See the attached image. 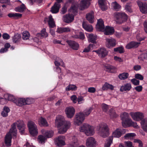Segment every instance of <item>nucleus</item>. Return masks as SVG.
I'll return each instance as SVG.
<instances>
[{
    "instance_id": "nucleus-1",
    "label": "nucleus",
    "mask_w": 147,
    "mask_h": 147,
    "mask_svg": "<svg viewBox=\"0 0 147 147\" xmlns=\"http://www.w3.org/2000/svg\"><path fill=\"white\" fill-rule=\"evenodd\" d=\"M17 125L18 128L19 129L21 134L24 133L25 129V125L24 122L22 120H18L16 122L14 123L11 125L9 133L7 134L5 137V143L8 146L11 145V136H16L17 134V130L16 128Z\"/></svg>"
},
{
    "instance_id": "nucleus-2",
    "label": "nucleus",
    "mask_w": 147,
    "mask_h": 147,
    "mask_svg": "<svg viewBox=\"0 0 147 147\" xmlns=\"http://www.w3.org/2000/svg\"><path fill=\"white\" fill-rule=\"evenodd\" d=\"M55 123L58 128L61 127L58 131L60 134L65 133L71 125L70 121H65L64 117L61 115L56 117Z\"/></svg>"
},
{
    "instance_id": "nucleus-3",
    "label": "nucleus",
    "mask_w": 147,
    "mask_h": 147,
    "mask_svg": "<svg viewBox=\"0 0 147 147\" xmlns=\"http://www.w3.org/2000/svg\"><path fill=\"white\" fill-rule=\"evenodd\" d=\"M115 20L116 23L122 24L126 21L128 18L127 16L123 12H116L114 14Z\"/></svg>"
},
{
    "instance_id": "nucleus-4",
    "label": "nucleus",
    "mask_w": 147,
    "mask_h": 147,
    "mask_svg": "<svg viewBox=\"0 0 147 147\" xmlns=\"http://www.w3.org/2000/svg\"><path fill=\"white\" fill-rule=\"evenodd\" d=\"M81 132H84L87 136H91L94 133L93 127L87 123H84L80 128Z\"/></svg>"
},
{
    "instance_id": "nucleus-5",
    "label": "nucleus",
    "mask_w": 147,
    "mask_h": 147,
    "mask_svg": "<svg viewBox=\"0 0 147 147\" xmlns=\"http://www.w3.org/2000/svg\"><path fill=\"white\" fill-rule=\"evenodd\" d=\"M27 125L30 134L34 136L38 134L37 127L36 124L32 121H28Z\"/></svg>"
},
{
    "instance_id": "nucleus-6",
    "label": "nucleus",
    "mask_w": 147,
    "mask_h": 147,
    "mask_svg": "<svg viewBox=\"0 0 147 147\" xmlns=\"http://www.w3.org/2000/svg\"><path fill=\"white\" fill-rule=\"evenodd\" d=\"M99 134L103 138L106 137L109 135L108 127L106 124H102L99 129Z\"/></svg>"
},
{
    "instance_id": "nucleus-7",
    "label": "nucleus",
    "mask_w": 147,
    "mask_h": 147,
    "mask_svg": "<svg viewBox=\"0 0 147 147\" xmlns=\"http://www.w3.org/2000/svg\"><path fill=\"white\" fill-rule=\"evenodd\" d=\"M123 127L126 126V124L128 123L129 121H131V119L130 118L129 114L127 113L124 112L121 113L120 115Z\"/></svg>"
},
{
    "instance_id": "nucleus-8",
    "label": "nucleus",
    "mask_w": 147,
    "mask_h": 147,
    "mask_svg": "<svg viewBox=\"0 0 147 147\" xmlns=\"http://www.w3.org/2000/svg\"><path fill=\"white\" fill-rule=\"evenodd\" d=\"M129 115L134 120L137 121L141 120L144 117V114L140 112H131Z\"/></svg>"
},
{
    "instance_id": "nucleus-9",
    "label": "nucleus",
    "mask_w": 147,
    "mask_h": 147,
    "mask_svg": "<svg viewBox=\"0 0 147 147\" xmlns=\"http://www.w3.org/2000/svg\"><path fill=\"white\" fill-rule=\"evenodd\" d=\"M98 56L101 58H104L106 57L108 54V51L105 48L102 47L98 49L97 50L94 51Z\"/></svg>"
},
{
    "instance_id": "nucleus-10",
    "label": "nucleus",
    "mask_w": 147,
    "mask_h": 147,
    "mask_svg": "<svg viewBox=\"0 0 147 147\" xmlns=\"http://www.w3.org/2000/svg\"><path fill=\"white\" fill-rule=\"evenodd\" d=\"M85 119V115L82 112H80L77 113L76 116L74 120V123L78 125L81 123Z\"/></svg>"
},
{
    "instance_id": "nucleus-11",
    "label": "nucleus",
    "mask_w": 147,
    "mask_h": 147,
    "mask_svg": "<svg viewBox=\"0 0 147 147\" xmlns=\"http://www.w3.org/2000/svg\"><path fill=\"white\" fill-rule=\"evenodd\" d=\"M105 40L106 46L109 48H112L115 47L116 45V41L113 38H107Z\"/></svg>"
},
{
    "instance_id": "nucleus-12",
    "label": "nucleus",
    "mask_w": 147,
    "mask_h": 147,
    "mask_svg": "<svg viewBox=\"0 0 147 147\" xmlns=\"http://www.w3.org/2000/svg\"><path fill=\"white\" fill-rule=\"evenodd\" d=\"M137 3L140 11L143 13H147V3L139 1H137Z\"/></svg>"
},
{
    "instance_id": "nucleus-13",
    "label": "nucleus",
    "mask_w": 147,
    "mask_h": 147,
    "mask_svg": "<svg viewBox=\"0 0 147 147\" xmlns=\"http://www.w3.org/2000/svg\"><path fill=\"white\" fill-rule=\"evenodd\" d=\"M65 112L67 117L68 118H71L74 115L75 110L73 107H69L66 108Z\"/></svg>"
},
{
    "instance_id": "nucleus-14",
    "label": "nucleus",
    "mask_w": 147,
    "mask_h": 147,
    "mask_svg": "<svg viewBox=\"0 0 147 147\" xmlns=\"http://www.w3.org/2000/svg\"><path fill=\"white\" fill-rule=\"evenodd\" d=\"M62 20L64 22L67 23H70L74 20V16L72 14H67L63 16Z\"/></svg>"
},
{
    "instance_id": "nucleus-15",
    "label": "nucleus",
    "mask_w": 147,
    "mask_h": 147,
    "mask_svg": "<svg viewBox=\"0 0 147 147\" xmlns=\"http://www.w3.org/2000/svg\"><path fill=\"white\" fill-rule=\"evenodd\" d=\"M86 145L87 147H95L96 145V142L93 138L90 137L87 139Z\"/></svg>"
},
{
    "instance_id": "nucleus-16",
    "label": "nucleus",
    "mask_w": 147,
    "mask_h": 147,
    "mask_svg": "<svg viewBox=\"0 0 147 147\" xmlns=\"http://www.w3.org/2000/svg\"><path fill=\"white\" fill-rule=\"evenodd\" d=\"M125 132V129H121L118 128L113 132V135L114 137L119 138L122 135L124 134Z\"/></svg>"
},
{
    "instance_id": "nucleus-17",
    "label": "nucleus",
    "mask_w": 147,
    "mask_h": 147,
    "mask_svg": "<svg viewBox=\"0 0 147 147\" xmlns=\"http://www.w3.org/2000/svg\"><path fill=\"white\" fill-rule=\"evenodd\" d=\"M79 144L78 140L75 136L70 140L68 146L69 147H76Z\"/></svg>"
},
{
    "instance_id": "nucleus-18",
    "label": "nucleus",
    "mask_w": 147,
    "mask_h": 147,
    "mask_svg": "<svg viewBox=\"0 0 147 147\" xmlns=\"http://www.w3.org/2000/svg\"><path fill=\"white\" fill-rule=\"evenodd\" d=\"M65 138L64 136H58L56 140V143L57 145L60 147L65 145Z\"/></svg>"
},
{
    "instance_id": "nucleus-19",
    "label": "nucleus",
    "mask_w": 147,
    "mask_h": 147,
    "mask_svg": "<svg viewBox=\"0 0 147 147\" xmlns=\"http://www.w3.org/2000/svg\"><path fill=\"white\" fill-rule=\"evenodd\" d=\"M91 0H81L80 3V9L83 10L86 8L90 5Z\"/></svg>"
},
{
    "instance_id": "nucleus-20",
    "label": "nucleus",
    "mask_w": 147,
    "mask_h": 147,
    "mask_svg": "<svg viewBox=\"0 0 147 147\" xmlns=\"http://www.w3.org/2000/svg\"><path fill=\"white\" fill-rule=\"evenodd\" d=\"M67 42L70 47L73 49L76 50L78 49L79 45L76 42L74 41L69 40L67 41Z\"/></svg>"
},
{
    "instance_id": "nucleus-21",
    "label": "nucleus",
    "mask_w": 147,
    "mask_h": 147,
    "mask_svg": "<svg viewBox=\"0 0 147 147\" xmlns=\"http://www.w3.org/2000/svg\"><path fill=\"white\" fill-rule=\"evenodd\" d=\"M45 22L48 21V23L50 28H53L55 26V24L54 22L53 19L52 18V16L50 15L49 18V20H48L47 18H45L44 20Z\"/></svg>"
},
{
    "instance_id": "nucleus-22",
    "label": "nucleus",
    "mask_w": 147,
    "mask_h": 147,
    "mask_svg": "<svg viewBox=\"0 0 147 147\" xmlns=\"http://www.w3.org/2000/svg\"><path fill=\"white\" fill-rule=\"evenodd\" d=\"M86 18L90 23H93L94 22V12L91 11L87 14L86 15Z\"/></svg>"
},
{
    "instance_id": "nucleus-23",
    "label": "nucleus",
    "mask_w": 147,
    "mask_h": 147,
    "mask_svg": "<svg viewBox=\"0 0 147 147\" xmlns=\"http://www.w3.org/2000/svg\"><path fill=\"white\" fill-rule=\"evenodd\" d=\"M78 7V4L77 3L73 4L69 10V12L75 14L77 12V9Z\"/></svg>"
},
{
    "instance_id": "nucleus-24",
    "label": "nucleus",
    "mask_w": 147,
    "mask_h": 147,
    "mask_svg": "<svg viewBox=\"0 0 147 147\" xmlns=\"http://www.w3.org/2000/svg\"><path fill=\"white\" fill-rule=\"evenodd\" d=\"M96 27L100 31L104 30L105 29V26L104 24L103 21L102 19H99L98 20Z\"/></svg>"
},
{
    "instance_id": "nucleus-25",
    "label": "nucleus",
    "mask_w": 147,
    "mask_h": 147,
    "mask_svg": "<svg viewBox=\"0 0 147 147\" xmlns=\"http://www.w3.org/2000/svg\"><path fill=\"white\" fill-rule=\"evenodd\" d=\"M140 44V42H131L126 45V48L127 49H130L133 48H137L138 47Z\"/></svg>"
},
{
    "instance_id": "nucleus-26",
    "label": "nucleus",
    "mask_w": 147,
    "mask_h": 147,
    "mask_svg": "<svg viewBox=\"0 0 147 147\" xmlns=\"http://www.w3.org/2000/svg\"><path fill=\"white\" fill-rule=\"evenodd\" d=\"M41 132L42 134L44 135L45 137L48 138L51 137L53 135V132L51 130L48 131L45 130L44 129H42L41 130Z\"/></svg>"
},
{
    "instance_id": "nucleus-27",
    "label": "nucleus",
    "mask_w": 147,
    "mask_h": 147,
    "mask_svg": "<svg viewBox=\"0 0 147 147\" xmlns=\"http://www.w3.org/2000/svg\"><path fill=\"white\" fill-rule=\"evenodd\" d=\"M60 5L57 3H55L51 8V11L53 13H57L59 12Z\"/></svg>"
},
{
    "instance_id": "nucleus-28",
    "label": "nucleus",
    "mask_w": 147,
    "mask_h": 147,
    "mask_svg": "<svg viewBox=\"0 0 147 147\" xmlns=\"http://www.w3.org/2000/svg\"><path fill=\"white\" fill-rule=\"evenodd\" d=\"M104 34L106 35H111L114 32V29L113 27L106 26L104 29Z\"/></svg>"
},
{
    "instance_id": "nucleus-29",
    "label": "nucleus",
    "mask_w": 147,
    "mask_h": 147,
    "mask_svg": "<svg viewBox=\"0 0 147 147\" xmlns=\"http://www.w3.org/2000/svg\"><path fill=\"white\" fill-rule=\"evenodd\" d=\"M87 36L89 42L92 43H96V35H94L92 34H87Z\"/></svg>"
},
{
    "instance_id": "nucleus-30",
    "label": "nucleus",
    "mask_w": 147,
    "mask_h": 147,
    "mask_svg": "<svg viewBox=\"0 0 147 147\" xmlns=\"http://www.w3.org/2000/svg\"><path fill=\"white\" fill-rule=\"evenodd\" d=\"M71 31L70 28L68 27L58 28L57 32L59 33H62L63 32H68Z\"/></svg>"
},
{
    "instance_id": "nucleus-31",
    "label": "nucleus",
    "mask_w": 147,
    "mask_h": 147,
    "mask_svg": "<svg viewBox=\"0 0 147 147\" xmlns=\"http://www.w3.org/2000/svg\"><path fill=\"white\" fill-rule=\"evenodd\" d=\"M82 26L83 28L86 30L91 32L93 30V27L91 25L88 24L85 22H83L82 23Z\"/></svg>"
},
{
    "instance_id": "nucleus-32",
    "label": "nucleus",
    "mask_w": 147,
    "mask_h": 147,
    "mask_svg": "<svg viewBox=\"0 0 147 147\" xmlns=\"http://www.w3.org/2000/svg\"><path fill=\"white\" fill-rule=\"evenodd\" d=\"M25 99L24 98H17L16 101L15 102V103L17 105L21 106L23 105H25Z\"/></svg>"
},
{
    "instance_id": "nucleus-33",
    "label": "nucleus",
    "mask_w": 147,
    "mask_h": 147,
    "mask_svg": "<svg viewBox=\"0 0 147 147\" xmlns=\"http://www.w3.org/2000/svg\"><path fill=\"white\" fill-rule=\"evenodd\" d=\"M131 84L127 83L123 86H122L120 88V90L121 92L129 91L131 89Z\"/></svg>"
},
{
    "instance_id": "nucleus-34",
    "label": "nucleus",
    "mask_w": 147,
    "mask_h": 147,
    "mask_svg": "<svg viewBox=\"0 0 147 147\" xmlns=\"http://www.w3.org/2000/svg\"><path fill=\"white\" fill-rule=\"evenodd\" d=\"M141 124L142 128L144 131L147 132V118L142 120Z\"/></svg>"
},
{
    "instance_id": "nucleus-35",
    "label": "nucleus",
    "mask_w": 147,
    "mask_h": 147,
    "mask_svg": "<svg viewBox=\"0 0 147 147\" xmlns=\"http://www.w3.org/2000/svg\"><path fill=\"white\" fill-rule=\"evenodd\" d=\"M106 0H98V2L100 7L103 11L107 9V7L105 3Z\"/></svg>"
},
{
    "instance_id": "nucleus-36",
    "label": "nucleus",
    "mask_w": 147,
    "mask_h": 147,
    "mask_svg": "<svg viewBox=\"0 0 147 147\" xmlns=\"http://www.w3.org/2000/svg\"><path fill=\"white\" fill-rule=\"evenodd\" d=\"M21 38V36L20 34H16L12 38L13 42L15 43H18Z\"/></svg>"
},
{
    "instance_id": "nucleus-37",
    "label": "nucleus",
    "mask_w": 147,
    "mask_h": 147,
    "mask_svg": "<svg viewBox=\"0 0 147 147\" xmlns=\"http://www.w3.org/2000/svg\"><path fill=\"white\" fill-rule=\"evenodd\" d=\"M8 16L10 18H13L15 19H18L21 18L22 15L21 13H9L8 15Z\"/></svg>"
},
{
    "instance_id": "nucleus-38",
    "label": "nucleus",
    "mask_w": 147,
    "mask_h": 147,
    "mask_svg": "<svg viewBox=\"0 0 147 147\" xmlns=\"http://www.w3.org/2000/svg\"><path fill=\"white\" fill-rule=\"evenodd\" d=\"M104 67L106 71L110 73H113V70H114L115 69V67L109 65H105L104 66Z\"/></svg>"
},
{
    "instance_id": "nucleus-39",
    "label": "nucleus",
    "mask_w": 147,
    "mask_h": 147,
    "mask_svg": "<svg viewBox=\"0 0 147 147\" xmlns=\"http://www.w3.org/2000/svg\"><path fill=\"white\" fill-rule=\"evenodd\" d=\"M10 109L9 108L7 107H5L3 110V111L1 113L2 116L4 117H5L8 116V113L10 111Z\"/></svg>"
},
{
    "instance_id": "nucleus-40",
    "label": "nucleus",
    "mask_w": 147,
    "mask_h": 147,
    "mask_svg": "<svg viewBox=\"0 0 147 147\" xmlns=\"http://www.w3.org/2000/svg\"><path fill=\"white\" fill-rule=\"evenodd\" d=\"M38 122L39 124H41L43 126H47L49 125L46 120L42 117L39 119Z\"/></svg>"
},
{
    "instance_id": "nucleus-41",
    "label": "nucleus",
    "mask_w": 147,
    "mask_h": 147,
    "mask_svg": "<svg viewBox=\"0 0 147 147\" xmlns=\"http://www.w3.org/2000/svg\"><path fill=\"white\" fill-rule=\"evenodd\" d=\"M129 76V74L128 73L123 72L120 74L118 76V77L121 80H124L127 79Z\"/></svg>"
},
{
    "instance_id": "nucleus-42",
    "label": "nucleus",
    "mask_w": 147,
    "mask_h": 147,
    "mask_svg": "<svg viewBox=\"0 0 147 147\" xmlns=\"http://www.w3.org/2000/svg\"><path fill=\"white\" fill-rule=\"evenodd\" d=\"M113 139V137L110 136L105 142L104 147H109L112 142Z\"/></svg>"
},
{
    "instance_id": "nucleus-43",
    "label": "nucleus",
    "mask_w": 147,
    "mask_h": 147,
    "mask_svg": "<svg viewBox=\"0 0 147 147\" xmlns=\"http://www.w3.org/2000/svg\"><path fill=\"white\" fill-rule=\"evenodd\" d=\"M38 36L42 38L43 37H46L48 36V34L46 32V29H43L42 30L40 33L38 34Z\"/></svg>"
},
{
    "instance_id": "nucleus-44",
    "label": "nucleus",
    "mask_w": 147,
    "mask_h": 147,
    "mask_svg": "<svg viewBox=\"0 0 147 147\" xmlns=\"http://www.w3.org/2000/svg\"><path fill=\"white\" fill-rule=\"evenodd\" d=\"M108 89L112 90L113 89V86L112 85L106 82L103 86L102 89L103 90H105Z\"/></svg>"
},
{
    "instance_id": "nucleus-45",
    "label": "nucleus",
    "mask_w": 147,
    "mask_h": 147,
    "mask_svg": "<svg viewBox=\"0 0 147 147\" xmlns=\"http://www.w3.org/2000/svg\"><path fill=\"white\" fill-rule=\"evenodd\" d=\"M26 9V7L24 5L22 4L20 6L16 8L15 11L17 12H23Z\"/></svg>"
},
{
    "instance_id": "nucleus-46",
    "label": "nucleus",
    "mask_w": 147,
    "mask_h": 147,
    "mask_svg": "<svg viewBox=\"0 0 147 147\" xmlns=\"http://www.w3.org/2000/svg\"><path fill=\"white\" fill-rule=\"evenodd\" d=\"M72 36L73 38H80L82 40L84 39L85 38L84 34L81 32H80L78 34L74 35Z\"/></svg>"
},
{
    "instance_id": "nucleus-47",
    "label": "nucleus",
    "mask_w": 147,
    "mask_h": 147,
    "mask_svg": "<svg viewBox=\"0 0 147 147\" xmlns=\"http://www.w3.org/2000/svg\"><path fill=\"white\" fill-rule=\"evenodd\" d=\"M77 87L75 85L70 84L66 88V90L69 91L70 90H77Z\"/></svg>"
},
{
    "instance_id": "nucleus-48",
    "label": "nucleus",
    "mask_w": 147,
    "mask_h": 147,
    "mask_svg": "<svg viewBox=\"0 0 147 147\" xmlns=\"http://www.w3.org/2000/svg\"><path fill=\"white\" fill-rule=\"evenodd\" d=\"M111 5L113 9L116 11H118L121 7V6L116 1L113 2Z\"/></svg>"
},
{
    "instance_id": "nucleus-49",
    "label": "nucleus",
    "mask_w": 147,
    "mask_h": 147,
    "mask_svg": "<svg viewBox=\"0 0 147 147\" xmlns=\"http://www.w3.org/2000/svg\"><path fill=\"white\" fill-rule=\"evenodd\" d=\"M93 110V108L92 107L88 108L85 109L84 112L83 114L85 115V117L88 116L89 115Z\"/></svg>"
},
{
    "instance_id": "nucleus-50",
    "label": "nucleus",
    "mask_w": 147,
    "mask_h": 147,
    "mask_svg": "<svg viewBox=\"0 0 147 147\" xmlns=\"http://www.w3.org/2000/svg\"><path fill=\"white\" fill-rule=\"evenodd\" d=\"M114 51L119 53H123L124 52V49L123 47L121 46L114 49Z\"/></svg>"
},
{
    "instance_id": "nucleus-51",
    "label": "nucleus",
    "mask_w": 147,
    "mask_h": 147,
    "mask_svg": "<svg viewBox=\"0 0 147 147\" xmlns=\"http://www.w3.org/2000/svg\"><path fill=\"white\" fill-rule=\"evenodd\" d=\"M30 36L29 32L27 31H25L22 33V38L23 40H26L29 39Z\"/></svg>"
},
{
    "instance_id": "nucleus-52",
    "label": "nucleus",
    "mask_w": 147,
    "mask_h": 147,
    "mask_svg": "<svg viewBox=\"0 0 147 147\" xmlns=\"http://www.w3.org/2000/svg\"><path fill=\"white\" fill-rule=\"evenodd\" d=\"M135 136L136 134L134 133H129L126 134L124 137L125 139L131 140Z\"/></svg>"
},
{
    "instance_id": "nucleus-53",
    "label": "nucleus",
    "mask_w": 147,
    "mask_h": 147,
    "mask_svg": "<svg viewBox=\"0 0 147 147\" xmlns=\"http://www.w3.org/2000/svg\"><path fill=\"white\" fill-rule=\"evenodd\" d=\"M131 5L130 3H127L125 6V9L126 11L129 12H131L132 11L131 9Z\"/></svg>"
},
{
    "instance_id": "nucleus-54",
    "label": "nucleus",
    "mask_w": 147,
    "mask_h": 147,
    "mask_svg": "<svg viewBox=\"0 0 147 147\" xmlns=\"http://www.w3.org/2000/svg\"><path fill=\"white\" fill-rule=\"evenodd\" d=\"M45 138L44 136L40 135L38 136V141L39 143L43 144L45 143Z\"/></svg>"
},
{
    "instance_id": "nucleus-55",
    "label": "nucleus",
    "mask_w": 147,
    "mask_h": 147,
    "mask_svg": "<svg viewBox=\"0 0 147 147\" xmlns=\"http://www.w3.org/2000/svg\"><path fill=\"white\" fill-rule=\"evenodd\" d=\"M34 102V99L32 98H27L25 99V104L26 105H30Z\"/></svg>"
},
{
    "instance_id": "nucleus-56",
    "label": "nucleus",
    "mask_w": 147,
    "mask_h": 147,
    "mask_svg": "<svg viewBox=\"0 0 147 147\" xmlns=\"http://www.w3.org/2000/svg\"><path fill=\"white\" fill-rule=\"evenodd\" d=\"M127 124L130 125L135 128H138L139 127L138 126L137 124V123L133 121L131 119V121H129L128 123H127Z\"/></svg>"
},
{
    "instance_id": "nucleus-57",
    "label": "nucleus",
    "mask_w": 147,
    "mask_h": 147,
    "mask_svg": "<svg viewBox=\"0 0 147 147\" xmlns=\"http://www.w3.org/2000/svg\"><path fill=\"white\" fill-rule=\"evenodd\" d=\"M16 99L17 98H15L14 96L12 95H8V100H9L15 103V102L16 101Z\"/></svg>"
},
{
    "instance_id": "nucleus-58",
    "label": "nucleus",
    "mask_w": 147,
    "mask_h": 147,
    "mask_svg": "<svg viewBox=\"0 0 147 147\" xmlns=\"http://www.w3.org/2000/svg\"><path fill=\"white\" fill-rule=\"evenodd\" d=\"M102 107L103 111L105 112H107L109 109V106L105 103L102 104Z\"/></svg>"
},
{
    "instance_id": "nucleus-59",
    "label": "nucleus",
    "mask_w": 147,
    "mask_h": 147,
    "mask_svg": "<svg viewBox=\"0 0 147 147\" xmlns=\"http://www.w3.org/2000/svg\"><path fill=\"white\" fill-rule=\"evenodd\" d=\"M131 82L135 85H138L139 84L140 81L135 78H133L131 80Z\"/></svg>"
},
{
    "instance_id": "nucleus-60",
    "label": "nucleus",
    "mask_w": 147,
    "mask_h": 147,
    "mask_svg": "<svg viewBox=\"0 0 147 147\" xmlns=\"http://www.w3.org/2000/svg\"><path fill=\"white\" fill-rule=\"evenodd\" d=\"M93 47V45L90 44L89 46L86 48L84 49L83 52H88L90 51L91 49Z\"/></svg>"
},
{
    "instance_id": "nucleus-61",
    "label": "nucleus",
    "mask_w": 147,
    "mask_h": 147,
    "mask_svg": "<svg viewBox=\"0 0 147 147\" xmlns=\"http://www.w3.org/2000/svg\"><path fill=\"white\" fill-rule=\"evenodd\" d=\"M124 143L125 147H134L132 143L130 141L125 142Z\"/></svg>"
},
{
    "instance_id": "nucleus-62",
    "label": "nucleus",
    "mask_w": 147,
    "mask_h": 147,
    "mask_svg": "<svg viewBox=\"0 0 147 147\" xmlns=\"http://www.w3.org/2000/svg\"><path fill=\"white\" fill-rule=\"evenodd\" d=\"M134 142L137 143L138 144V146L139 147H143V143L142 141L138 139H135L134 140Z\"/></svg>"
},
{
    "instance_id": "nucleus-63",
    "label": "nucleus",
    "mask_w": 147,
    "mask_h": 147,
    "mask_svg": "<svg viewBox=\"0 0 147 147\" xmlns=\"http://www.w3.org/2000/svg\"><path fill=\"white\" fill-rule=\"evenodd\" d=\"M135 77L137 79L140 80H142L144 79L143 76L141 74H136L135 75Z\"/></svg>"
},
{
    "instance_id": "nucleus-64",
    "label": "nucleus",
    "mask_w": 147,
    "mask_h": 147,
    "mask_svg": "<svg viewBox=\"0 0 147 147\" xmlns=\"http://www.w3.org/2000/svg\"><path fill=\"white\" fill-rule=\"evenodd\" d=\"M142 60L147 59V52L142 54L140 56Z\"/></svg>"
}]
</instances>
